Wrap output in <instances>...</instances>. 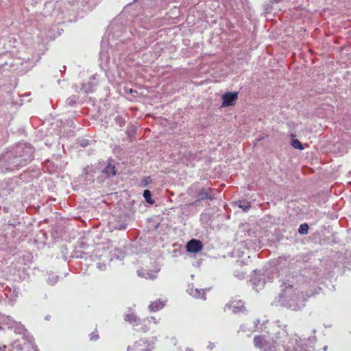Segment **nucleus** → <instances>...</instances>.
<instances>
[{
  "label": "nucleus",
  "instance_id": "obj_23",
  "mask_svg": "<svg viewBox=\"0 0 351 351\" xmlns=\"http://www.w3.org/2000/svg\"><path fill=\"white\" fill-rule=\"evenodd\" d=\"M251 205L249 202H240L239 207L242 208L244 211H247L250 208Z\"/></svg>",
  "mask_w": 351,
  "mask_h": 351
},
{
  "label": "nucleus",
  "instance_id": "obj_29",
  "mask_svg": "<svg viewBox=\"0 0 351 351\" xmlns=\"http://www.w3.org/2000/svg\"><path fill=\"white\" fill-rule=\"evenodd\" d=\"M99 338V335L97 334H95V332L92 333L90 335V339L91 341H95V340H97Z\"/></svg>",
  "mask_w": 351,
  "mask_h": 351
},
{
  "label": "nucleus",
  "instance_id": "obj_28",
  "mask_svg": "<svg viewBox=\"0 0 351 351\" xmlns=\"http://www.w3.org/2000/svg\"><path fill=\"white\" fill-rule=\"evenodd\" d=\"M97 267L100 270H105L106 268V265L105 263H97Z\"/></svg>",
  "mask_w": 351,
  "mask_h": 351
},
{
  "label": "nucleus",
  "instance_id": "obj_27",
  "mask_svg": "<svg viewBox=\"0 0 351 351\" xmlns=\"http://www.w3.org/2000/svg\"><path fill=\"white\" fill-rule=\"evenodd\" d=\"M9 64L10 67L12 66V62H5V64H3L2 65H0V73H2L3 71H4V67L8 66Z\"/></svg>",
  "mask_w": 351,
  "mask_h": 351
},
{
  "label": "nucleus",
  "instance_id": "obj_20",
  "mask_svg": "<svg viewBox=\"0 0 351 351\" xmlns=\"http://www.w3.org/2000/svg\"><path fill=\"white\" fill-rule=\"evenodd\" d=\"M308 226L306 223L301 224L298 229V232L302 234H305L308 233Z\"/></svg>",
  "mask_w": 351,
  "mask_h": 351
},
{
  "label": "nucleus",
  "instance_id": "obj_9",
  "mask_svg": "<svg viewBox=\"0 0 351 351\" xmlns=\"http://www.w3.org/2000/svg\"><path fill=\"white\" fill-rule=\"evenodd\" d=\"M197 197L198 201L204 199L212 200L214 199V196L212 195V189L210 188L199 189L197 192Z\"/></svg>",
  "mask_w": 351,
  "mask_h": 351
},
{
  "label": "nucleus",
  "instance_id": "obj_19",
  "mask_svg": "<svg viewBox=\"0 0 351 351\" xmlns=\"http://www.w3.org/2000/svg\"><path fill=\"white\" fill-rule=\"evenodd\" d=\"M291 145L295 148L300 150H302L304 149L302 144L301 142L297 139H293L291 141Z\"/></svg>",
  "mask_w": 351,
  "mask_h": 351
},
{
  "label": "nucleus",
  "instance_id": "obj_33",
  "mask_svg": "<svg viewBox=\"0 0 351 351\" xmlns=\"http://www.w3.org/2000/svg\"><path fill=\"white\" fill-rule=\"evenodd\" d=\"M5 348H6L5 346H3V347H0V351H5Z\"/></svg>",
  "mask_w": 351,
  "mask_h": 351
},
{
  "label": "nucleus",
  "instance_id": "obj_11",
  "mask_svg": "<svg viewBox=\"0 0 351 351\" xmlns=\"http://www.w3.org/2000/svg\"><path fill=\"white\" fill-rule=\"evenodd\" d=\"M187 292L194 298H201L206 300V294L202 289H195L193 287H189Z\"/></svg>",
  "mask_w": 351,
  "mask_h": 351
},
{
  "label": "nucleus",
  "instance_id": "obj_35",
  "mask_svg": "<svg viewBox=\"0 0 351 351\" xmlns=\"http://www.w3.org/2000/svg\"><path fill=\"white\" fill-rule=\"evenodd\" d=\"M327 348H328V347H327V346H324L323 349H324V351H326V350H327Z\"/></svg>",
  "mask_w": 351,
  "mask_h": 351
},
{
  "label": "nucleus",
  "instance_id": "obj_7",
  "mask_svg": "<svg viewBox=\"0 0 351 351\" xmlns=\"http://www.w3.org/2000/svg\"><path fill=\"white\" fill-rule=\"evenodd\" d=\"M203 245L200 241L192 239L187 243L186 250L189 252L197 253L202 250Z\"/></svg>",
  "mask_w": 351,
  "mask_h": 351
},
{
  "label": "nucleus",
  "instance_id": "obj_15",
  "mask_svg": "<svg viewBox=\"0 0 351 351\" xmlns=\"http://www.w3.org/2000/svg\"><path fill=\"white\" fill-rule=\"evenodd\" d=\"M102 173L106 174L107 177L113 176L116 174L117 171L115 167L111 164H108L103 170Z\"/></svg>",
  "mask_w": 351,
  "mask_h": 351
},
{
  "label": "nucleus",
  "instance_id": "obj_8",
  "mask_svg": "<svg viewBox=\"0 0 351 351\" xmlns=\"http://www.w3.org/2000/svg\"><path fill=\"white\" fill-rule=\"evenodd\" d=\"M238 97V93L237 92L234 93H225L223 97V106H228L233 105L237 100Z\"/></svg>",
  "mask_w": 351,
  "mask_h": 351
},
{
  "label": "nucleus",
  "instance_id": "obj_26",
  "mask_svg": "<svg viewBox=\"0 0 351 351\" xmlns=\"http://www.w3.org/2000/svg\"><path fill=\"white\" fill-rule=\"evenodd\" d=\"M147 319H151V324L153 323L155 325L158 324L160 320V319H157L155 317H147Z\"/></svg>",
  "mask_w": 351,
  "mask_h": 351
},
{
  "label": "nucleus",
  "instance_id": "obj_34",
  "mask_svg": "<svg viewBox=\"0 0 351 351\" xmlns=\"http://www.w3.org/2000/svg\"><path fill=\"white\" fill-rule=\"evenodd\" d=\"M186 351H194L193 349L190 348H187L186 349Z\"/></svg>",
  "mask_w": 351,
  "mask_h": 351
},
{
  "label": "nucleus",
  "instance_id": "obj_24",
  "mask_svg": "<svg viewBox=\"0 0 351 351\" xmlns=\"http://www.w3.org/2000/svg\"><path fill=\"white\" fill-rule=\"evenodd\" d=\"M258 323H259V320H256V322L254 323V326L252 328H250L249 329H246L245 326L244 324L241 325V330H243V332H245L247 330H250V331L252 332L255 330L256 328H257V325Z\"/></svg>",
  "mask_w": 351,
  "mask_h": 351
},
{
  "label": "nucleus",
  "instance_id": "obj_14",
  "mask_svg": "<svg viewBox=\"0 0 351 351\" xmlns=\"http://www.w3.org/2000/svg\"><path fill=\"white\" fill-rule=\"evenodd\" d=\"M124 319L130 323V324H132V327L134 328V329L135 328V324H137V322H138V319L139 318L137 317V316L134 314V313H130V314H127L125 315L124 317Z\"/></svg>",
  "mask_w": 351,
  "mask_h": 351
},
{
  "label": "nucleus",
  "instance_id": "obj_1",
  "mask_svg": "<svg viewBox=\"0 0 351 351\" xmlns=\"http://www.w3.org/2000/svg\"><path fill=\"white\" fill-rule=\"evenodd\" d=\"M301 341L297 335L289 338L287 331L281 328H278L274 336L262 335L254 338L255 346L261 351H277L280 346L285 351H307Z\"/></svg>",
  "mask_w": 351,
  "mask_h": 351
},
{
  "label": "nucleus",
  "instance_id": "obj_30",
  "mask_svg": "<svg viewBox=\"0 0 351 351\" xmlns=\"http://www.w3.org/2000/svg\"><path fill=\"white\" fill-rule=\"evenodd\" d=\"M12 346H13L14 348H16L17 350H21L22 349V347L21 346V345L17 343V342H14L12 344Z\"/></svg>",
  "mask_w": 351,
  "mask_h": 351
},
{
  "label": "nucleus",
  "instance_id": "obj_5",
  "mask_svg": "<svg viewBox=\"0 0 351 351\" xmlns=\"http://www.w3.org/2000/svg\"><path fill=\"white\" fill-rule=\"evenodd\" d=\"M225 311L232 310L234 313L242 312L245 309L243 303L241 300H233L226 304Z\"/></svg>",
  "mask_w": 351,
  "mask_h": 351
},
{
  "label": "nucleus",
  "instance_id": "obj_17",
  "mask_svg": "<svg viewBox=\"0 0 351 351\" xmlns=\"http://www.w3.org/2000/svg\"><path fill=\"white\" fill-rule=\"evenodd\" d=\"M252 282H253L254 288L257 291L259 289H261L263 288V287L264 286V284H265V282H263V281H261V280H259L257 281L256 278L252 279Z\"/></svg>",
  "mask_w": 351,
  "mask_h": 351
},
{
  "label": "nucleus",
  "instance_id": "obj_13",
  "mask_svg": "<svg viewBox=\"0 0 351 351\" xmlns=\"http://www.w3.org/2000/svg\"><path fill=\"white\" fill-rule=\"evenodd\" d=\"M159 269L155 271H138V274L140 276L144 277L148 279H155L157 276V273Z\"/></svg>",
  "mask_w": 351,
  "mask_h": 351
},
{
  "label": "nucleus",
  "instance_id": "obj_16",
  "mask_svg": "<svg viewBox=\"0 0 351 351\" xmlns=\"http://www.w3.org/2000/svg\"><path fill=\"white\" fill-rule=\"evenodd\" d=\"M13 328L14 332L16 334H23L25 332V328L20 323L16 322V324H14Z\"/></svg>",
  "mask_w": 351,
  "mask_h": 351
},
{
  "label": "nucleus",
  "instance_id": "obj_6",
  "mask_svg": "<svg viewBox=\"0 0 351 351\" xmlns=\"http://www.w3.org/2000/svg\"><path fill=\"white\" fill-rule=\"evenodd\" d=\"M151 328V319H147V317L144 319H138V322L135 324L134 330L140 332H147Z\"/></svg>",
  "mask_w": 351,
  "mask_h": 351
},
{
  "label": "nucleus",
  "instance_id": "obj_10",
  "mask_svg": "<svg viewBox=\"0 0 351 351\" xmlns=\"http://www.w3.org/2000/svg\"><path fill=\"white\" fill-rule=\"evenodd\" d=\"M97 84V80L96 77V75H93L92 77H90V81L84 84L81 87V90L84 91V93H91L94 90V87Z\"/></svg>",
  "mask_w": 351,
  "mask_h": 351
},
{
  "label": "nucleus",
  "instance_id": "obj_22",
  "mask_svg": "<svg viewBox=\"0 0 351 351\" xmlns=\"http://www.w3.org/2000/svg\"><path fill=\"white\" fill-rule=\"evenodd\" d=\"M58 276L52 275L49 277V278L47 280V282L50 285H54L58 282Z\"/></svg>",
  "mask_w": 351,
  "mask_h": 351
},
{
  "label": "nucleus",
  "instance_id": "obj_4",
  "mask_svg": "<svg viewBox=\"0 0 351 351\" xmlns=\"http://www.w3.org/2000/svg\"><path fill=\"white\" fill-rule=\"evenodd\" d=\"M156 341V337L140 339L128 346L127 351H154Z\"/></svg>",
  "mask_w": 351,
  "mask_h": 351
},
{
  "label": "nucleus",
  "instance_id": "obj_31",
  "mask_svg": "<svg viewBox=\"0 0 351 351\" xmlns=\"http://www.w3.org/2000/svg\"><path fill=\"white\" fill-rule=\"evenodd\" d=\"M115 120H116V122H117V123H119L120 125H122L123 120H122V119H121V117H116V119H115Z\"/></svg>",
  "mask_w": 351,
  "mask_h": 351
},
{
  "label": "nucleus",
  "instance_id": "obj_2",
  "mask_svg": "<svg viewBox=\"0 0 351 351\" xmlns=\"http://www.w3.org/2000/svg\"><path fill=\"white\" fill-rule=\"evenodd\" d=\"M308 296L291 285L285 286L279 296V302L293 311H298L305 306Z\"/></svg>",
  "mask_w": 351,
  "mask_h": 351
},
{
  "label": "nucleus",
  "instance_id": "obj_3",
  "mask_svg": "<svg viewBox=\"0 0 351 351\" xmlns=\"http://www.w3.org/2000/svg\"><path fill=\"white\" fill-rule=\"evenodd\" d=\"M16 153L19 154L10 159L11 169L25 165L33 157L34 149L29 145L24 144L17 147Z\"/></svg>",
  "mask_w": 351,
  "mask_h": 351
},
{
  "label": "nucleus",
  "instance_id": "obj_12",
  "mask_svg": "<svg viewBox=\"0 0 351 351\" xmlns=\"http://www.w3.org/2000/svg\"><path fill=\"white\" fill-rule=\"evenodd\" d=\"M165 305V302L157 300L152 302L149 306V310L151 312H156L162 309Z\"/></svg>",
  "mask_w": 351,
  "mask_h": 351
},
{
  "label": "nucleus",
  "instance_id": "obj_18",
  "mask_svg": "<svg viewBox=\"0 0 351 351\" xmlns=\"http://www.w3.org/2000/svg\"><path fill=\"white\" fill-rule=\"evenodd\" d=\"M3 322L5 324L8 325L9 328H13L14 324H16V322L10 317H6L3 319Z\"/></svg>",
  "mask_w": 351,
  "mask_h": 351
},
{
  "label": "nucleus",
  "instance_id": "obj_21",
  "mask_svg": "<svg viewBox=\"0 0 351 351\" xmlns=\"http://www.w3.org/2000/svg\"><path fill=\"white\" fill-rule=\"evenodd\" d=\"M143 197L148 203H149V204L154 203V202L152 200V198H151L152 194H151L150 191L145 190L143 191Z\"/></svg>",
  "mask_w": 351,
  "mask_h": 351
},
{
  "label": "nucleus",
  "instance_id": "obj_32",
  "mask_svg": "<svg viewBox=\"0 0 351 351\" xmlns=\"http://www.w3.org/2000/svg\"><path fill=\"white\" fill-rule=\"evenodd\" d=\"M213 347H214V344H213V343H210V345L208 346V348H209V349H210V350H211V349H213Z\"/></svg>",
  "mask_w": 351,
  "mask_h": 351
},
{
  "label": "nucleus",
  "instance_id": "obj_25",
  "mask_svg": "<svg viewBox=\"0 0 351 351\" xmlns=\"http://www.w3.org/2000/svg\"><path fill=\"white\" fill-rule=\"evenodd\" d=\"M76 99L77 98L75 96H72L66 99V103L69 106H73L75 104Z\"/></svg>",
  "mask_w": 351,
  "mask_h": 351
}]
</instances>
